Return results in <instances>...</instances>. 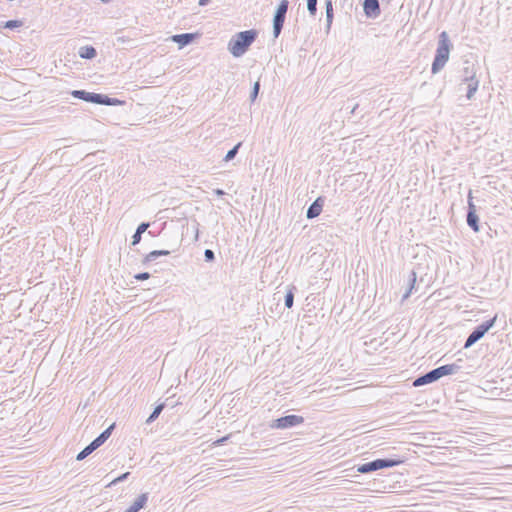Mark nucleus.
Instances as JSON below:
<instances>
[{"instance_id":"obj_19","label":"nucleus","mask_w":512,"mask_h":512,"mask_svg":"<svg viewBox=\"0 0 512 512\" xmlns=\"http://www.w3.org/2000/svg\"><path fill=\"white\" fill-rule=\"evenodd\" d=\"M466 66L463 68V81H470L476 79V69L474 64H470L468 61L465 62Z\"/></svg>"},{"instance_id":"obj_21","label":"nucleus","mask_w":512,"mask_h":512,"mask_svg":"<svg viewBox=\"0 0 512 512\" xmlns=\"http://www.w3.org/2000/svg\"><path fill=\"white\" fill-rule=\"evenodd\" d=\"M416 279H417L416 272L412 270L408 277V289L403 295V300L407 299L410 296V294L412 293V290L414 289L415 284H416Z\"/></svg>"},{"instance_id":"obj_13","label":"nucleus","mask_w":512,"mask_h":512,"mask_svg":"<svg viewBox=\"0 0 512 512\" xmlns=\"http://www.w3.org/2000/svg\"><path fill=\"white\" fill-rule=\"evenodd\" d=\"M95 104L105 105V106H121V105L125 104V101L120 100L118 98L109 97L106 94L98 93Z\"/></svg>"},{"instance_id":"obj_16","label":"nucleus","mask_w":512,"mask_h":512,"mask_svg":"<svg viewBox=\"0 0 512 512\" xmlns=\"http://www.w3.org/2000/svg\"><path fill=\"white\" fill-rule=\"evenodd\" d=\"M459 369L460 366L455 363L446 364L435 368L439 379L442 378L443 376L455 374L459 371Z\"/></svg>"},{"instance_id":"obj_37","label":"nucleus","mask_w":512,"mask_h":512,"mask_svg":"<svg viewBox=\"0 0 512 512\" xmlns=\"http://www.w3.org/2000/svg\"><path fill=\"white\" fill-rule=\"evenodd\" d=\"M102 3H109L111 2L112 0H100Z\"/></svg>"},{"instance_id":"obj_17","label":"nucleus","mask_w":512,"mask_h":512,"mask_svg":"<svg viewBox=\"0 0 512 512\" xmlns=\"http://www.w3.org/2000/svg\"><path fill=\"white\" fill-rule=\"evenodd\" d=\"M149 226H150V223H148V222H142V223H140V224L138 225V227H137V229H136L135 233H134V234H133V236H132V242H131V244H132L133 246H135V245H137V244H139V243H140L141 238H142V234H143L144 232H146V230L148 229V227H149Z\"/></svg>"},{"instance_id":"obj_34","label":"nucleus","mask_w":512,"mask_h":512,"mask_svg":"<svg viewBox=\"0 0 512 512\" xmlns=\"http://www.w3.org/2000/svg\"><path fill=\"white\" fill-rule=\"evenodd\" d=\"M213 192H214V194H216L218 197H222V196H224V195L226 194L224 190L219 189V188L214 189V190H213Z\"/></svg>"},{"instance_id":"obj_7","label":"nucleus","mask_w":512,"mask_h":512,"mask_svg":"<svg viewBox=\"0 0 512 512\" xmlns=\"http://www.w3.org/2000/svg\"><path fill=\"white\" fill-rule=\"evenodd\" d=\"M304 423V417L303 416H300V415H295V414H290V415H285V416H282L280 418H277V419H274L269 427L272 428V429H281V430H284V429H289V428H293V427H296L300 424H303Z\"/></svg>"},{"instance_id":"obj_5","label":"nucleus","mask_w":512,"mask_h":512,"mask_svg":"<svg viewBox=\"0 0 512 512\" xmlns=\"http://www.w3.org/2000/svg\"><path fill=\"white\" fill-rule=\"evenodd\" d=\"M497 320V315L492 317L489 320H486L482 322L480 325L476 326L472 332L467 337L464 348H470L473 346L476 342H478L481 338L484 337V335L492 328L494 327Z\"/></svg>"},{"instance_id":"obj_2","label":"nucleus","mask_w":512,"mask_h":512,"mask_svg":"<svg viewBox=\"0 0 512 512\" xmlns=\"http://www.w3.org/2000/svg\"><path fill=\"white\" fill-rule=\"evenodd\" d=\"M452 44L446 31H443L439 35L438 45L436 53L432 62L431 72L433 74L438 73L443 69L449 59L450 50Z\"/></svg>"},{"instance_id":"obj_15","label":"nucleus","mask_w":512,"mask_h":512,"mask_svg":"<svg viewBox=\"0 0 512 512\" xmlns=\"http://www.w3.org/2000/svg\"><path fill=\"white\" fill-rule=\"evenodd\" d=\"M148 502V493L139 495L135 501L124 512H139Z\"/></svg>"},{"instance_id":"obj_12","label":"nucleus","mask_w":512,"mask_h":512,"mask_svg":"<svg viewBox=\"0 0 512 512\" xmlns=\"http://www.w3.org/2000/svg\"><path fill=\"white\" fill-rule=\"evenodd\" d=\"M324 205V199L322 197H318L310 206L308 207L306 211V217L308 219H314L320 215L322 212Z\"/></svg>"},{"instance_id":"obj_30","label":"nucleus","mask_w":512,"mask_h":512,"mask_svg":"<svg viewBox=\"0 0 512 512\" xmlns=\"http://www.w3.org/2000/svg\"><path fill=\"white\" fill-rule=\"evenodd\" d=\"M204 259L206 262H213L215 260V253L211 249H206L204 251Z\"/></svg>"},{"instance_id":"obj_36","label":"nucleus","mask_w":512,"mask_h":512,"mask_svg":"<svg viewBox=\"0 0 512 512\" xmlns=\"http://www.w3.org/2000/svg\"><path fill=\"white\" fill-rule=\"evenodd\" d=\"M209 2L210 0H199L198 4L199 6H206Z\"/></svg>"},{"instance_id":"obj_4","label":"nucleus","mask_w":512,"mask_h":512,"mask_svg":"<svg viewBox=\"0 0 512 512\" xmlns=\"http://www.w3.org/2000/svg\"><path fill=\"white\" fill-rule=\"evenodd\" d=\"M115 423H112L109 427H107L102 433H100L93 441L90 442L83 450H81L77 456L76 460L82 461L87 456H89L92 452L102 446L108 438L111 436L113 430L115 429Z\"/></svg>"},{"instance_id":"obj_3","label":"nucleus","mask_w":512,"mask_h":512,"mask_svg":"<svg viewBox=\"0 0 512 512\" xmlns=\"http://www.w3.org/2000/svg\"><path fill=\"white\" fill-rule=\"evenodd\" d=\"M403 460L393 458H378L357 466V472L368 474L384 468H391L401 464Z\"/></svg>"},{"instance_id":"obj_10","label":"nucleus","mask_w":512,"mask_h":512,"mask_svg":"<svg viewBox=\"0 0 512 512\" xmlns=\"http://www.w3.org/2000/svg\"><path fill=\"white\" fill-rule=\"evenodd\" d=\"M364 13L368 18H376L380 15V5L378 0H364L363 3Z\"/></svg>"},{"instance_id":"obj_23","label":"nucleus","mask_w":512,"mask_h":512,"mask_svg":"<svg viewBox=\"0 0 512 512\" xmlns=\"http://www.w3.org/2000/svg\"><path fill=\"white\" fill-rule=\"evenodd\" d=\"M164 408H165V404L164 403L158 404L154 408L152 413L149 415V417L147 418L146 423L147 424L153 423L159 417V415L161 414V412L163 411Z\"/></svg>"},{"instance_id":"obj_9","label":"nucleus","mask_w":512,"mask_h":512,"mask_svg":"<svg viewBox=\"0 0 512 512\" xmlns=\"http://www.w3.org/2000/svg\"><path fill=\"white\" fill-rule=\"evenodd\" d=\"M438 380H439V378H438V375L436 373V370L432 369V370L428 371L427 373L422 374V375L418 376L417 378H415L413 380L412 386L413 387H420V386H424V385H427V384L434 383V382H436Z\"/></svg>"},{"instance_id":"obj_35","label":"nucleus","mask_w":512,"mask_h":512,"mask_svg":"<svg viewBox=\"0 0 512 512\" xmlns=\"http://www.w3.org/2000/svg\"><path fill=\"white\" fill-rule=\"evenodd\" d=\"M158 253H159V256H168L170 255L171 251L170 250H158Z\"/></svg>"},{"instance_id":"obj_6","label":"nucleus","mask_w":512,"mask_h":512,"mask_svg":"<svg viewBox=\"0 0 512 512\" xmlns=\"http://www.w3.org/2000/svg\"><path fill=\"white\" fill-rule=\"evenodd\" d=\"M289 1L281 0L279 5L276 8V11L273 16V36L274 38H278L283 29L286 14L288 11Z\"/></svg>"},{"instance_id":"obj_1","label":"nucleus","mask_w":512,"mask_h":512,"mask_svg":"<svg viewBox=\"0 0 512 512\" xmlns=\"http://www.w3.org/2000/svg\"><path fill=\"white\" fill-rule=\"evenodd\" d=\"M257 37L258 31L256 29L238 32L229 40L227 49L233 57L239 58L249 50Z\"/></svg>"},{"instance_id":"obj_11","label":"nucleus","mask_w":512,"mask_h":512,"mask_svg":"<svg viewBox=\"0 0 512 512\" xmlns=\"http://www.w3.org/2000/svg\"><path fill=\"white\" fill-rule=\"evenodd\" d=\"M197 38L196 33H182L175 34L171 37V40L178 44L179 48H183L189 44H191Z\"/></svg>"},{"instance_id":"obj_24","label":"nucleus","mask_w":512,"mask_h":512,"mask_svg":"<svg viewBox=\"0 0 512 512\" xmlns=\"http://www.w3.org/2000/svg\"><path fill=\"white\" fill-rule=\"evenodd\" d=\"M325 11H326V21H327V28H330L332 21H333V5L331 0L325 1Z\"/></svg>"},{"instance_id":"obj_31","label":"nucleus","mask_w":512,"mask_h":512,"mask_svg":"<svg viewBox=\"0 0 512 512\" xmlns=\"http://www.w3.org/2000/svg\"><path fill=\"white\" fill-rule=\"evenodd\" d=\"M130 473L129 472H125L123 474H121L120 476H118L117 478H115L111 483L110 485H115L117 483H120L124 480H126L128 477H129Z\"/></svg>"},{"instance_id":"obj_33","label":"nucleus","mask_w":512,"mask_h":512,"mask_svg":"<svg viewBox=\"0 0 512 512\" xmlns=\"http://www.w3.org/2000/svg\"><path fill=\"white\" fill-rule=\"evenodd\" d=\"M229 437H230L229 435H226V436H224V437H222V438L218 439V440L215 442V444H216V445H223V444H224V443L229 439Z\"/></svg>"},{"instance_id":"obj_26","label":"nucleus","mask_w":512,"mask_h":512,"mask_svg":"<svg viewBox=\"0 0 512 512\" xmlns=\"http://www.w3.org/2000/svg\"><path fill=\"white\" fill-rule=\"evenodd\" d=\"M23 26V22L21 20H8L6 22H4L3 24V28H6V29H10V30H14V29H17V28H20Z\"/></svg>"},{"instance_id":"obj_14","label":"nucleus","mask_w":512,"mask_h":512,"mask_svg":"<svg viewBox=\"0 0 512 512\" xmlns=\"http://www.w3.org/2000/svg\"><path fill=\"white\" fill-rule=\"evenodd\" d=\"M97 94L98 93L88 92L86 90H73V91H71V95L74 98L83 100V101L88 102V103H94V104L96 103Z\"/></svg>"},{"instance_id":"obj_8","label":"nucleus","mask_w":512,"mask_h":512,"mask_svg":"<svg viewBox=\"0 0 512 512\" xmlns=\"http://www.w3.org/2000/svg\"><path fill=\"white\" fill-rule=\"evenodd\" d=\"M467 225L474 231L479 232L480 225H479V217L477 215L476 206L473 203V197L472 192L469 191L468 193V211H467Z\"/></svg>"},{"instance_id":"obj_22","label":"nucleus","mask_w":512,"mask_h":512,"mask_svg":"<svg viewBox=\"0 0 512 512\" xmlns=\"http://www.w3.org/2000/svg\"><path fill=\"white\" fill-rule=\"evenodd\" d=\"M295 291H296V287L291 286L285 294L284 305L288 309L293 307Z\"/></svg>"},{"instance_id":"obj_25","label":"nucleus","mask_w":512,"mask_h":512,"mask_svg":"<svg viewBox=\"0 0 512 512\" xmlns=\"http://www.w3.org/2000/svg\"><path fill=\"white\" fill-rule=\"evenodd\" d=\"M241 146H242V142H238L233 148H231L226 153V155H225L223 160L225 162H229V161L233 160L236 157V155L238 154L239 149H240Z\"/></svg>"},{"instance_id":"obj_20","label":"nucleus","mask_w":512,"mask_h":512,"mask_svg":"<svg viewBox=\"0 0 512 512\" xmlns=\"http://www.w3.org/2000/svg\"><path fill=\"white\" fill-rule=\"evenodd\" d=\"M467 82V94H466V97L468 100H471L476 91L478 90V86H479V80L476 78V79H471L470 81H466Z\"/></svg>"},{"instance_id":"obj_18","label":"nucleus","mask_w":512,"mask_h":512,"mask_svg":"<svg viewBox=\"0 0 512 512\" xmlns=\"http://www.w3.org/2000/svg\"><path fill=\"white\" fill-rule=\"evenodd\" d=\"M78 55L82 58V59H93L97 56V51L96 49L91 46V45H86V46H82L79 48L78 50Z\"/></svg>"},{"instance_id":"obj_27","label":"nucleus","mask_w":512,"mask_h":512,"mask_svg":"<svg viewBox=\"0 0 512 512\" xmlns=\"http://www.w3.org/2000/svg\"><path fill=\"white\" fill-rule=\"evenodd\" d=\"M158 257H160L158 250H153L144 257V259L142 260V264L146 265L152 261H155Z\"/></svg>"},{"instance_id":"obj_28","label":"nucleus","mask_w":512,"mask_h":512,"mask_svg":"<svg viewBox=\"0 0 512 512\" xmlns=\"http://www.w3.org/2000/svg\"><path fill=\"white\" fill-rule=\"evenodd\" d=\"M307 9L311 16L317 13V0H307Z\"/></svg>"},{"instance_id":"obj_38","label":"nucleus","mask_w":512,"mask_h":512,"mask_svg":"<svg viewBox=\"0 0 512 512\" xmlns=\"http://www.w3.org/2000/svg\"><path fill=\"white\" fill-rule=\"evenodd\" d=\"M148 234L151 236H155V234L152 231H149Z\"/></svg>"},{"instance_id":"obj_32","label":"nucleus","mask_w":512,"mask_h":512,"mask_svg":"<svg viewBox=\"0 0 512 512\" xmlns=\"http://www.w3.org/2000/svg\"><path fill=\"white\" fill-rule=\"evenodd\" d=\"M134 278L138 281H144L150 278V273L148 272H141L134 276Z\"/></svg>"},{"instance_id":"obj_29","label":"nucleus","mask_w":512,"mask_h":512,"mask_svg":"<svg viewBox=\"0 0 512 512\" xmlns=\"http://www.w3.org/2000/svg\"><path fill=\"white\" fill-rule=\"evenodd\" d=\"M259 90H260V82L256 81L254 83L252 91L250 93V100H251V102H254L257 99L258 94H259Z\"/></svg>"}]
</instances>
